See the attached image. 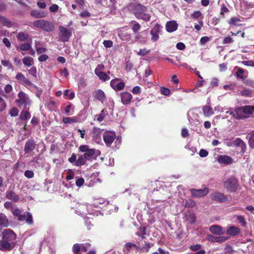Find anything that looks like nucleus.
I'll list each match as a JSON object with an SVG mask.
<instances>
[{
    "mask_svg": "<svg viewBox=\"0 0 254 254\" xmlns=\"http://www.w3.org/2000/svg\"><path fill=\"white\" fill-rule=\"evenodd\" d=\"M30 14L31 16L35 18H42L45 17L47 13L41 10H32L30 12Z\"/></svg>",
    "mask_w": 254,
    "mask_h": 254,
    "instance_id": "nucleus-24",
    "label": "nucleus"
},
{
    "mask_svg": "<svg viewBox=\"0 0 254 254\" xmlns=\"http://www.w3.org/2000/svg\"><path fill=\"white\" fill-rule=\"evenodd\" d=\"M33 25L34 27L46 32L53 31L55 29V26L52 22L44 19L36 20L33 22Z\"/></svg>",
    "mask_w": 254,
    "mask_h": 254,
    "instance_id": "nucleus-5",
    "label": "nucleus"
},
{
    "mask_svg": "<svg viewBox=\"0 0 254 254\" xmlns=\"http://www.w3.org/2000/svg\"><path fill=\"white\" fill-rule=\"evenodd\" d=\"M224 187L228 191L235 192L238 187V181L234 177H231L225 182Z\"/></svg>",
    "mask_w": 254,
    "mask_h": 254,
    "instance_id": "nucleus-7",
    "label": "nucleus"
},
{
    "mask_svg": "<svg viewBox=\"0 0 254 254\" xmlns=\"http://www.w3.org/2000/svg\"><path fill=\"white\" fill-rule=\"evenodd\" d=\"M210 38L207 36H204L201 38L200 40V43L201 45H203L208 41H209Z\"/></svg>",
    "mask_w": 254,
    "mask_h": 254,
    "instance_id": "nucleus-60",
    "label": "nucleus"
},
{
    "mask_svg": "<svg viewBox=\"0 0 254 254\" xmlns=\"http://www.w3.org/2000/svg\"><path fill=\"white\" fill-rule=\"evenodd\" d=\"M12 214L16 217H17L18 218H19V216L21 214V210L18 208H16L15 209L13 210H11Z\"/></svg>",
    "mask_w": 254,
    "mask_h": 254,
    "instance_id": "nucleus-51",
    "label": "nucleus"
},
{
    "mask_svg": "<svg viewBox=\"0 0 254 254\" xmlns=\"http://www.w3.org/2000/svg\"><path fill=\"white\" fill-rule=\"evenodd\" d=\"M237 219L243 226H246L247 222L243 216L238 215L237 216Z\"/></svg>",
    "mask_w": 254,
    "mask_h": 254,
    "instance_id": "nucleus-46",
    "label": "nucleus"
},
{
    "mask_svg": "<svg viewBox=\"0 0 254 254\" xmlns=\"http://www.w3.org/2000/svg\"><path fill=\"white\" fill-rule=\"evenodd\" d=\"M34 172L31 170H26L24 172V176L28 179L32 178L34 177Z\"/></svg>",
    "mask_w": 254,
    "mask_h": 254,
    "instance_id": "nucleus-47",
    "label": "nucleus"
},
{
    "mask_svg": "<svg viewBox=\"0 0 254 254\" xmlns=\"http://www.w3.org/2000/svg\"><path fill=\"white\" fill-rule=\"evenodd\" d=\"M190 191L192 197H200L206 195L208 193L209 189L207 188L203 189H192L190 190Z\"/></svg>",
    "mask_w": 254,
    "mask_h": 254,
    "instance_id": "nucleus-13",
    "label": "nucleus"
},
{
    "mask_svg": "<svg viewBox=\"0 0 254 254\" xmlns=\"http://www.w3.org/2000/svg\"><path fill=\"white\" fill-rule=\"evenodd\" d=\"M202 111L204 116L206 117H209L214 114L213 109L209 106H204Z\"/></svg>",
    "mask_w": 254,
    "mask_h": 254,
    "instance_id": "nucleus-28",
    "label": "nucleus"
},
{
    "mask_svg": "<svg viewBox=\"0 0 254 254\" xmlns=\"http://www.w3.org/2000/svg\"><path fill=\"white\" fill-rule=\"evenodd\" d=\"M6 104L4 100L0 96V112L4 111L6 108Z\"/></svg>",
    "mask_w": 254,
    "mask_h": 254,
    "instance_id": "nucleus-43",
    "label": "nucleus"
},
{
    "mask_svg": "<svg viewBox=\"0 0 254 254\" xmlns=\"http://www.w3.org/2000/svg\"><path fill=\"white\" fill-rule=\"evenodd\" d=\"M6 197L9 200L17 202L19 200V197L12 190H7L5 192Z\"/></svg>",
    "mask_w": 254,
    "mask_h": 254,
    "instance_id": "nucleus-26",
    "label": "nucleus"
},
{
    "mask_svg": "<svg viewBox=\"0 0 254 254\" xmlns=\"http://www.w3.org/2000/svg\"><path fill=\"white\" fill-rule=\"evenodd\" d=\"M229 238L228 236H223L219 235V236L215 237L211 235H209L207 236V239L211 243L218 242L219 243H222L225 242Z\"/></svg>",
    "mask_w": 254,
    "mask_h": 254,
    "instance_id": "nucleus-15",
    "label": "nucleus"
},
{
    "mask_svg": "<svg viewBox=\"0 0 254 254\" xmlns=\"http://www.w3.org/2000/svg\"><path fill=\"white\" fill-rule=\"evenodd\" d=\"M84 183V179L83 178H78L76 181L75 184H76V186H77L78 187H80L81 186H82L83 185Z\"/></svg>",
    "mask_w": 254,
    "mask_h": 254,
    "instance_id": "nucleus-61",
    "label": "nucleus"
},
{
    "mask_svg": "<svg viewBox=\"0 0 254 254\" xmlns=\"http://www.w3.org/2000/svg\"><path fill=\"white\" fill-rule=\"evenodd\" d=\"M241 232V229L235 226H232L228 228L226 230V234L230 236H236Z\"/></svg>",
    "mask_w": 254,
    "mask_h": 254,
    "instance_id": "nucleus-27",
    "label": "nucleus"
},
{
    "mask_svg": "<svg viewBox=\"0 0 254 254\" xmlns=\"http://www.w3.org/2000/svg\"><path fill=\"white\" fill-rule=\"evenodd\" d=\"M23 63L27 66H30L33 64V59L30 57H26L23 59Z\"/></svg>",
    "mask_w": 254,
    "mask_h": 254,
    "instance_id": "nucleus-30",
    "label": "nucleus"
},
{
    "mask_svg": "<svg viewBox=\"0 0 254 254\" xmlns=\"http://www.w3.org/2000/svg\"><path fill=\"white\" fill-rule=\"evenodd\" d=\"M244 142L240 138H237L233 142V144L236 146L240 147Z\"/></svg>",
    "mask_w": 254,
    "mask_h": 254,
    "instance_id": "nucleus-58",
    "label": "nucleus"
},
{
    "mask_svg": "<svg viewBox=\"0 0 254 254\" xmlns=\"http://www.w3.org/2000/svg\"><path fill=\"white\" fill-rule=\"evenodd\" d=\"M187 220L189 221L190 223H193L195 221V216L194 214L190 213L187 216Z\"/></svg>",
    "mask_w": 254,
    "mask_h": 254,
    "instance_id": "nucleus-49",
    "label": "nucleus"
},
{
    "mask_svg": "<svg viewBox=\"0 0 254 254\" xmlns=\"http://www.w3.org/2000/svg\"><path fill=\"white\" fill-rule=\"evenodd\" d=\"M116 137V134L113 132H105L103 134V139L106 145L109 147L115 140Z\"/></svg>",
    "mask_w": 254,
    "mask_h": 254,
    "instance_id": "nucleus-11",
    "label": "nucleus"
},
{
    "mask_svg": "<svg viewBox=\"0 0 254 254\" xmlns=\"http://www.w3.org/2000/svg\"><path fill=\"white\" fill-rule=\"evenodd\" d=\"M59 37L62 42L68 41L71 36V31L62 26L59 27Z\"/></svg>",
    "mask_w": 254,
    "mask_h": 254,
    "instance_id": "nucleus-8",
    "label": "nucleus"
},
{
    "mask_svg": "<svg viewBox=\"0 0 254 254\" xmlns=\"http://www.w3.org/2000/svg\"><path fill=\"white\" fill-rule=\"evenodd\" d=\"M103 45L106 48H111L113 45V43L111 40H105L103 42Z\"/></svg>",
    "mask_w": 254,
    "mask_h": 254,
    "instance_id": "nucleus-62",
    "label": "nucleus"
},
{
    "mask_svg": "<svg viewBox=\"0 0 254 254\" xmlns=\"http://www.w3.org/2000/svg\"><path fill=\"white\" fill-rule=\"evenodd\" d=\"M18 99H16L15 102L19 105H24L25 108H26L27 106H30L31 101L29 96L24 92L21 91L18 94Z\"/></svg>",
    "mask_w": 254,
    "mask_h": 254,
    "instance_id": "nucleus-6",
    "label": "nucleus"
},
{
    "mask_svg": "<svg viewBox=\"0 0 254 254\" xmlns=\"http://www.w3.org/2000/svg\"><path fill=\"white\" fill-rule=\"evenodd\" d=\"M8 225L9 221L6 215L2 213H0V232L3 228L7 227Z\"/></svg>",
    "mask_w": 254,
    "mask_h": 254,
    "instance_id": "nucleus-25",
    "label": "nucleus"
},
{
    "mask_svg": "<svg viewBox=\"0 0 254 254\" xmlns=\"http://www.w3.org/2000/svg\"><path fill=\"white\" fill-rule=\"evenodd\" d=\"M29 36L24 32H19L17 35V38L20 41H24L27 40Z\"/></svg>",
    "mask_w": 254,
    "mask_h": 254,
    "instance_id": "nucleus-34",
    "label": "nucleus"
},
{
    "mask_svg": "<svg viewBox=\"0 0 254 254\" xmlns=\"http://www.w3.org/2000/svg\"><path fill=\"white\" fill-rule=\"evenodd\" d=\"M251 93V90L249 89H246L243 90H242L240 92V94L242 96H250Z\"/></svg>",
    "mask_w": 254,
    "mask_h": 254,
    "instance_id": "nucleus-52",
    "label": "nucleus"
},
{
    "mask_svg": "<svg viewBox=\"0 0 254 254\" xmlns=\"http://www.w3.org/2000/svg\"><path fill=\"white\" fill-rule=\"evenodd\" d=\"M209 231L212 234L217 235H222L225 233L223 228L221 226L217 225H214L210 226L209 228Z\"/></svg>",
    "mask_w": 254,
    "mask_h": 254,
    "instance_id": "nucleus-19",
    "label": "nucleus"
},
{
    "mask_svg": "<svg viewBox=\"0 0 254 254\" xmlns=\"http://www.w3.org/2000/svg\"><path fill=\"white\" fill-rule=\"evenodd\" d=\"M160 91L162 94L165 96H168L170 93V89L164 87L160 88Z\"/></svg>",
    "mask_w": 254,
    "mask_h": 254,
    "instance_id": "nucleus-50",
    "label": "nucleus"
},
{
    "mask_svg": "<svg viewBox=\"0 0 254 254\" xmlns=\"http://www.w3.org/2000/svg\"><path fill=\"white\" fill-rule=\"evenodd\" d=\"M184 205L186 207H193L195 206V202L191 199H187Z\"/></svg>",
    "mask_w": 254,
    "mask_h": 254,
    "instance_id": "nucleus-36",
    "label": "nucleus"
},
{
    "mask_svg": "<svg viewBox=\"0 0 254 254\" xmlns=\"http://www.w3.org/2000/svg\"><path fill=\"white\" fill-rule=\"evenodd\" d=\"M210 198L219 202H225L228 200V198L223 193L215 191L210 195Z\"/></svg>",
    "mask_w": 254,
    "mask_h": 254,
    "instance_id": "nucleus-12",
    "label": "nucleus"
},
{
    "mask_svg": "<svg viewBox=\"0 0 254 254\" xmlns=\"http://www.w3.org/2000/svg\"><path fill=\"white\" fill-rule=\"evenodd\" d=\"M31 117V115L28 110L22 111L20 114L19 118L24 121L29 120Z\"/></svg>",
    "mask_w": 254,
    "mask_h": 254,
    "instance_id": "nucleus-29",
    "label": "nucleus"
},
{
    "mask_svg": "<svg viewBox=\"0 0 254 254\" xmlns=\"http://www.w3.org/2000/svg\"><path fill=\"white\" fill-rule=\"evenodd\" d=\"M134 23L132 27V30L133 31L134 33H136L138 31L140 30L141 26L136 21H133Z\"/></svg>",
    "mask_w": 254,
    "mask_h": 254,
    "instance_id": "nucleus-41",
    "label": "nucleus"
},
{
    "mask_svg": "<svg viewBox=\"0 0 254 254\" xmlns=\"http://www.w3.org/2000/svg\"><path fill=\"white\" fill-rule=\"evenodd\" d=\"M0 22L7 27H10L12 26V23L10 21H9L5 17L2 16L1 15H0Z\"/></svg>",
    "mask_w": 254,
    "mask_h": 254,
    "instance_id": "nucleus-35",
    "label": "nucleus"
},
{
    "mask_svg": "<svg viewBox=\"0 0 254 254\" xmlns=\"http://www.w3.org/2000/svg\"><path fill=\"white\" fill-rule=\"evenodd\" d=\"M128 8L137 18L141 19L145 21H148L150 19L151 15L146 13L147 8L144 5L138 3H130L128 5Z\"/></svg>",
    "mask_w": 254,
    "mask_h": 254,
    "instance_id": "nucleus-4",
    "label": "nucleus"
},
{
    "mask_svg": "<svg viewBox=\"0 0 254 254\" xmlns=\"http://www.w3.org/2000/svg\"><path fill=\"white\" fill-rule=\"evenodd\" d=\"M63 122L64 124H70L72 123H76L78 120L76 117H64L63 118Z\"/></svg>",
    "mask_w": 254,
    "mask_h": 254,
    "instance_id": "nucleus-33",
    "label": "nucleus"
},
{
    "mask_svg": "<svg viewBox=\"0 0 254 254\" xmlns=\"http://www.w3.org/2000/svg\"><path fill=\"white\" fill-rule=\"evenodd\" d=\"M148 37V31L143 30L137 33L135 36V39L141 43H145L147 41Z\"/></svg>",
    "mask_w": 254,
    "mask_h": 254,
    "instance_id": "nucleus-20",
    "label": "nucleus"
},
{
    "mask_svg": "<svg viewBox=\"0 0 254 254\" xmlns=\"http://www.w3.org/2000/svg\"><path fill=\"white\" fill-rule=\"evenodd\" d=\"M102 130L100 128L94 127L93 129V137L94 139H97L98 136L101 134Z\"/></svg>",
    "mask_w": 254,
    "mask_h": 254,
    "instance_id": "nucleus-37",
    "label": "nucleus"
},
{
    "mask_svg": "<svg viewBox=\"0 0 254 254\" xmlns=\"http://www.w3.org/2000/svg\"><path fill=\"white\" fill-rule=\"evenodd\" d=\"M244 70L241 68H238V70L236 72V76L237 78H239L241 79H244Z\"/></svg>",
    "mask_w": 254,
    "mask_h": 254,
    "instance_id": "nucleus-38",
    "label": "nucleus"
},
{
    "mask_svg": "<svg viewBox=\"0 0 254 254\" xmlns=\"http://www.w3.org/2000/svg\"><path fill=\"white\" fill-rule=\"evenodd\" d=\"M29 74L35 78H37V69L35 66H32L28 70Z\"/></svg>",
    "mask_w": 254,
    "mask_h": 254,
    "instance_id": "nucleus-44",
    "label": "nucleus"
},
{
    "mask_svg": "<svg viewBox=\"0 0 254 254\" xmlns=\"http://www.w3.org/2000/svg\"><path fill=\"white\" fill-rule=\"evenodd\" d=\"M80 152L84 153L82 155L78 156L75 163L76 166H81L86 164L87 161L95 160L100 154V151L94 148H89L87 145H80L78 148Z\"/></svg>",
    "mask_w": 254,
    "mask_h": 254,
    "instance_id": "nucleus-1",
    "label": "nucleus"
},
{
    "mask_svg": "<svg viewBox=\"0 0 254 254\" xmlns=\"http://www.w3.org/2000/svg\"><path fill=\"white\" fill-rule=\"evenodd\" d=\"M162 26L159 24H156L151 30L150 34L152 36L151 40L156 41L159 38V33L161 32Z\"/></svg>",
    "mask_w": 254,
    "mask_h": 254,
    "instance_id": "nucleus-17",
    "label": "nucleus"
},
{
    "mask_svg": "<svg viewBox=\"0 0 254 254\" xmlns=\"http://www.w3.org/2000/svg\"><path fill=\"white\" fill-rule=\"evenodd\" d=\"M76 158H77L76 155L74 153H72L71 157L69 158H68V160L71 163H73L74 162V165L75 166V163L77 160V159H76Z\"/></svg>",
    "mask_w": 254,
    "mask_h": 254,
    "instance_id": "nucleus-59",
    "label": "nucleus"
},
{
    "mask_svg": "<svg viewBox=\"0 0 254 254\" xmlns=\"http://www.w3.org/2000/svg\"><path fill=\"white\" fill-rule=\"evenodd\" d=\"M15 79L18 82L24 86H32L36 88V86L33 84L29 79L27 78L21 72H18L16 76Z\"/></svg>",
    "mask_w": 254,
    "mask_h": 254,
    "instance_id": "nucleus-9",
    "label": "nucleus"
},
{
    "mask_svg": "<svg viewBox=\"0 0 254 254\" xmlns=\"http://www.w3.org/2000/svg\"><path fill=\"white\" fill-rule=\"evenodd\" d=\"M244 83L245 85L247 86H249L253 88H254V81L252 79H246L244 80Z\"/></svg>",
    "mask_w": 254,
    "mask_h": 254,
    "instance_id": "nucleus-54",
    "label": "nucleus"
},
{
    "mask_svg": "<svg viewBox=\"0 0 254 254\" xmlns=\"http://www.w3.org/2000/svg\"><path fill=\"white\" fill-rule=\"evenodd\" d=\"M18 113L19 111L16 107L12 108L9 111V114L12 117L17 116Z\"/></svg>",
    "mask_w": 254,
    "mask_h": 254,
    "instance_id": "nucleus-40",
    "label": "nucleus"
},
{
    "mask_svg": "<svg viewBox=\"0 0 254 254\" xmlns=\"http://www.w3.org/2000/svg\"><path fill=\"white\" fill-rule=\"evenodd\" d=\"M93 97L103 102L106 100L105 94L103 91L101 89L97 90L93 92Z\"/></svg>",
    "mask_w": 254,
    "mask_h": 254,
    "instance_id": "nucleus-21",
    "label": "nucleus"
},
{
    "mask_svg": "<svg viewBox=\"0 0 254 254\" xmlns=\"http://www.w3.org/2000/svg\"><path fill=\"white\" fill-rule=\"evenodd\" d=\"M178 27L177 23L175 21H169L166 24V29L168 32H173L175 31Z\"/></svg>",
    "mask_w": 254,
    "mask_h": 254,
    "instance_id": "nucleus-22",
    "label": "nucleus"
},
{
    "mask_svg": "<svg viewBox=\"0 0 254 254\" xmlns=\"http://www.w3.org/2000/svg\"><path fill=\"white\" fill-rule=\"evenodd\" d=\"M249 139V144L250 147L254 148V131L251 132Z\"/></svg>",
    "mask_w": 254,
    "mask_h": 254,
    "instance_id": "nucleus-39",
    "label": "nucleus"
},
{
    "mask_svg": "<svg viewBox=\"0 0 254 254\" xmlns=\"http://www.w3.org/2000/svg\"><path fill=\"white\" fill-rule=\"evenodd\" d=\"M229 12V9L225 6V4H222L221 7L220 14L224 16V13H228Z\"/></svg>",
    "mask_w": 254,
    "mask_h": 254,
    "instance_id": "nucleus-57",
    "label": "nucleus"
},
{
    "mask_svg": "<svg viewBox=\"0 0 254 254\" xmlns=\"http://www.w3.org/2000/svg\"><path fill=\"white\" fill-rule=\"evenodd\" d=\"M233 42V40L232 38L230 36H228L223 39V44H230Z\"/></svg>",
    "mask_w": 254,
    "mask_h": 254,
    "instance_id": "nucleus-63",
    "label": "nucleus"
},
{
    "mask_svg": "<svg viewBox=\"0 0 254 254\" xmlns=\"http://www.w3.org/2000/svg\"><path fill=\"white\" fill-rule=\"evenodd\" d=\"M150 52V50H147L146 49L144 48L143 49H140L137 53V54L140 56H144L148 54Z\"/></svg>",
    "mask_w": 254,
    "mask_h": 254,
    "instance_id": "nucleus-48",
    "label": "nucleus"
},
{
    "mask_svg": "<svg viewBox=\"0 0 254 254\" xmlns=\"http://www.w3.org/2000/svg\"><path fill=\"white\" fill-rule=\"evenodd\" d=\"M31 46L30 43H23L19 47H16L17 51H28L31 48Z\"/></svg>",
    "mask_w": 254,
    "mask_h": 254,
    "instance_id": "nucleus-31",
    "label": "nucleus"
},
{
    "mask_svg": "<svg viewBox=\"0 0 254 254\" xmlns=\"http://www.w3.org/2000/svg\"><path fill=\"white\" fill-rule=\"evenodd\" d=\"M95 74L103 81H105L110 79V77L107 75V73L103 71L97 72Z\"/></svg>",
    "mask_w": 254,
    "mask_h": 254,
    "instance_id": "nucleus-32",
    "label": "nucleus"
},
{
    "mask_svg": "<svg viewBox=\"0 0 254 254\" xmlns=\"http://www.w3.org/2000/svg\"><path fill=\"white\" fill-rule=\"evenodd\" d=\"M121 102L124 105L129 104L132 99L131 94L128 92H124L120 94Z\"/></svg>",
    "mask_w": 254,
    "mask_h": 254,
    "instance_id": "nucleus-18",
    "label": "nucleus"
},
{
    "mask_svg": "<svg viewBox=\"0 0 254 254\" xmlns=\"http://www.w3.org/2000/svg\"><path fill=\"white\" fill-rule=\"evenodd\" d=\"M81 247L78 244L73 245L72 247V251L74 254H79Z\"/></svg>",
    "mask_w": 254,
    "mask_h": 254,
    "instance_id": "nucleus-42",
    "label": "nucleus"
},
{
    "mask_svg": "<svg viewBox=\"0 0 254 254\" xmlns=\"http://www.w3.org/2000/svg\"><path fill=\"white\" fill-rule=\"evenodd\" d=\"M208 151L203 149H200L199 152V155L201 157H205L208 155Z\"/></svg>",
    "mask_w": 254,
    "mask_h": 254,
    "instance_id": "nucleus-64",
    "label": "nucleus"
},
{
    "mask_svg": "<svg viewBox=\"0 0 254 254\" xmlns=\"http://www.w3.org/2000/svg\"><path fill=\"white\" fill-rule=\"evenodd\" d=\"M133 246H135V244L130 242L127 243L125 246L124 252H125V250L126 249L127 252H129L131 248L133 247Z\"/></svg>",
    "mask_w": 254,
    "mask_h": 254,
    "instance_id": "nucleus-45",
    "label": "nucleus"
},
{
    "mask_svg": "<svg viewBox=\"0 0 254 254\" xmlns=\"http://www.w3.org/2000/svg\"><path fill=\"white\" fill-rule=\"evenodd\" d=\"M105 115V111L104 110H102L100 113V114L98 115L97 120L99 122H102L104 119Z\"/></svg>",
    "mask_w": 254,
    "mask_h": 254,
    "instance_id": "nucleus-55",
    "label": "nucleus"
},
{
    "mask_svg": "<svg viewBox=\"0 0 254 254\" xmlns=\"http://www.w3.org/2000/svg\"><path fill=\"white\" fill-rule=\"evenodd\" d=\"M19 221H25L27 224L32 225L33 224V217L31 214L29 212H25L23 214L19 216L18 218Z\"/></svg>",
    "mask_w": 254,
    "mask_h": 254,
    "instance_id": "nucleus-14",
    "label": "nucleus"
},
{
    "mask_svg": "<svg viewBox=\"0 0 254 254\" xmlns=\"http://www.w3.org/2000/svg\"><path fill=\"white\" fill-rule=\"evenodd\" d=\"M36 145V141L33 138L28 139L24 145V151L25 154L32 152L35 149Z\"/></svg>",
    "mask_w": 254,
    "mask_h": 254,
    "instance_id": "nucleus-10",
    "label": "nucleus"
},
{
    "mask_svg": "<svg viewBox=\"0 0 254 254\" xmlns=\"http://www.w3.org/2000/svg\"><path fill=\"white\" fill-rule=\"evenodd\" d=\"M0 250L2 252L11 251L16 246V235L10 229H4L1 233Z\"/></svg>",
    "mask_w": 254,
    "mask_h": 254,
    "instance_id": "nucleus-2",
    "label": "nucleus"
},
{
    "mask_svg": "<svg viewBox=\"0 0 254 254\" xmlns=\"http://www.w3.org/2000/svg\"><path fill=\"white\" fill-rule=\"evenodd\" d=\"M120 79L116 78L115 79H112L110 82L111 86L115 91H120L123 90L125 87V83L123 81L117 83V81H119Z\"/></svg>",
    "mask_w": 254,
    "mask_h": 254,
    "instance_id": "nucleus-16",
    "label": "nucleus"
},
{
    "mask_svg": "<svg viewBox=\"0 0 254 254\" xmlns=\"http://www.w3.org/2000/svg\"><path fill=\"white\" fill-rule=\"evenodd\" d=\"M217 160L219 163L227 165L231 164L233 161L232 157L227 155H220L218 157Z\"/></svg>",
    "mask_w": 254,
    "mask_h": 254,
    "instance_id": "nucleus-23",
    "label": "nucleus"
},
{
    "mask_svg": "<svg viewBox=\"0 0 254 254\" xmlns=\"http://www.w3.org/2000/svg\"><path fill=\"white\" fill-rule=\"evenodd\" d=\"M254 112V106L251 105H246L236 107L234 109L230 108L226 112V114L231 115L236 119L243 120L249 117L248 115H251Z\"/></svg>",
    "mask_w": 254,
    "mask_h": 254,
    "instance_id": "nucleus-3",
    "label": "nucleus"
},
{
    "mask_svg": "<svg viewBox=\"0 0 254 254\" xmlns=\"http://www.w3.org/2000/svg\"><path fill=\"white\" fill-rule=\"evenodd\" d=\"M105 68V66L103 64H98L95 69V73L99 72H102V70Z\"/></svg>",
    "mask_w": 254,
    "mask_h": 254,
    "instance_id": "nucleus-56",
    "label": "nucleus"
},
{
    "mask_svg": "<svg viewBox=\"0 0 254 254\" xmlns=\"http://www.w3.org/2000/svg\"><path fill=\"white\" fill-rule=\"evenodd\" d=\"M1 63L2 65L7 67L8 69H10L12 67L11 64L9 63L8 61L1 60Z\"/></svg>",
    "mask_w": 254,
    "mask_h": 254,
    "instance_id": "nucleus-53",
    "label": "nucleus"
}]
</instances>
